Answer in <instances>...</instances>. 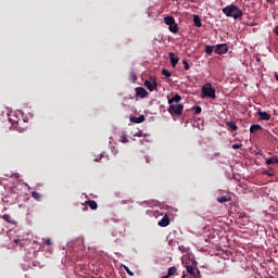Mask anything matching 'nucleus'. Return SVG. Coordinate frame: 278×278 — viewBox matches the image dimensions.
I'll return each mask as SVG.
<instances>
[{
	"mask_svg": "<svg viewBox=\"0 0 278 278\" xmlns=\"http://www.w3.org/2000/svg\"><path fill=\"white\" fill-rule=\"evenodd\" d=\"M135 92H136L137 97H140V99H144L149 96V92L147 91V89H144L142 87H137L135 89Z\"/></svg>",
	"mask_w": 278,
	"mask_h": 278,
	"instance_id": "0eeeda50",
	"label": "nucleus"
},
{
	"mask_svg": "<svg viewBox=\"0 0 278 278\" xmlns=\"http://www.w3.org/2000/svg\"><path fill=\"white\" fill-rule=\"evenodd\" d=\"M193 23L195 27H202L203 24L201 23V17L199 15H193Z\"/></svg>",
	"mask_w": 278,
	"mask_h": 278,
	"instance_id": "a211bd4d",
	"label": "nucleus"
},
{
	"mask_svg": "<svg viewBox=\"0 0 278 278\" xmlns=\"http://www.w3.org/2000/svg\"><path fill=\"white\" fill-rule=\"evenodd\" d=\"M144 160H146L147 164H149V162H151V160L149 159V156H144Z\"/></svg>",
	"mask_w": 278,
	"mask_h": 278,
	"instance_id": "f704fd0d",
	"label": "nucleus"
},
{
	"mask_svg": "<svg viewBox=\"0 0 278 278\" xmlns=\"http://www.w3.org/2000/svg\"><path fill=\"white\" fill-rule=\"evenodd\" d=\"M94 162H99V160H98V159H96V160H94Z\"/></svg>",
	"mask_w": 278,
	"mask_h": 278,
	"instance_id": "37998d69",
	"label": "nucleus"
},
{
	"mask_svg": "<svg viewBox=\"0 0 278 278\" xmlns=\"http://www.w3.org/2000/svg\"><path fill=\"white\" fill-rule=\"evenodd\" d=\"M222 12L231 18H235V21H238V18H242L243 13L236 4H229L226 8L222 10Z\"/></svg>",
	"mask_w": 278,
	"mask_h": 278,
	"instance_id": "f257e3e1",
	"label": "nucleus"
},
{
	"mask_svg": "<svg viewBox=\"0 0 278 278\" xmlns=\"http://www.w3.org/2000/svg\"><path fill=\"white\" fill-rule=\"evenodd\" d=\"M182 64H184V66H185V71H190V63H188L187 60H184V61H182Z\"/></svg>",
	"mask_w": 278,
	"mask_h": 278,
	"instance_id": "393cba45",
	"label": "nucleus"
},
{
	"mask_svg": "<svg viewBox=\"0 0 278 278\" xmlns=\"http://www.w3.org/2000/svg\"><path fill=\"white\" fill-rule=\"evenodd\" d=\"M46 244H47V247H51V244H52L51 239H47Z\"/></svg>",
	"mask_w": 278,
	"mask_h": 278,
	"instance_id": "473e14b6",
	"label": "nucleus"
},
{
	"mask_svg": "<svg viewBox=\"0 0 278 278\" xmlns=\"http://www.w3.org/2000/svg\"><path fill=\"white\" fill-rule=\"evenodd\" d=\"M162 75H164L165 77H170V73L166 68L162 70Z\"/></svg>",
	"mask_w": 278,
	"mask_h": 278,
	"instance_id": "cd10ccee",
	"label": "nucleus"
},
{
	"mask_svg": "<svg viewBox=\"0 0 278 278\" xmlns=\"http://www.w3.org/2000/svg\"><path fill=\"white\" fill-rule=\"evenodd\" d=\"M214 51L217 55H223L229 51V46L227 43L216 45Z\"/></svg>",
	"mask_w": 278,
	"mask_h": 278,
	"instance_id": "20e7f679",
	"label": "nucleus"
},
{
	"mask_svg": "<svg viewBox=\"0 0 278 278\" xmlns=\"http://www.w3.org/2000/svg\"><path fill=\"white\" fill-rule=\"evenodd\" d=\"M130 121L132 123L140 124V123H144L146 118H144V115H140L139 117H131Z\"/></svg>",
	"mask_w": 278,
	"mask_h": 278,
	"instance_id": "f3484780",
	"label": "nucleus"
},
{
	"mask_svg": "<svg viewBox=\"0 0 278 278\" xmlns=\"http://www.w3.org/2000/svg\"><path fill=\"white\" fill-rule=\"evenodd\" d=\"M274 33L276 34V36H278V26L274 28Z\"/></svg>",
	"mask_w": 278,
	"mask_h": 278,
	"instance_id": "72a5a7b5",
	"label": "nucleus"
},
{
	"mask_svg": "<svg viewBox=\"0 0 278 278\" xmlns=\"http://www.w3.org/2000/svg\"><path fill=\"white\" fill-rule=\"evenodd\" d=\"M128 275H134V273L129 271V268H126Z\"/></svg>",
	"mask_w": 278,
	"mask_h": 278,
	"instance_id": "4c0bfd02",
	"label": "nucleus"
},
{
	"mask_svg": "<svg viewBox=\"0 0 278 278\" xmlns=\"http://www.w3.org/2000/svg\"><path fill=\"white\" fill-rule=\"evenodd\" d=\"M169 31H172V34H177V31H179V26L176 22L169 24Z\"/></svg>",
	"mask_w": 278,
	"mask_h": 278,
	"instance_id": "dca6fc26",
	"label": "nucleus"
},
{
	"mask_svg": "<svg viewBox=\"0 0 278 278\" xmlns=\"http://www.w3.org/2000/svg\"><path fill=\"white\" fill-rule=\"evenodd\" d=\"M169 114H176V116H181L184 114V104H172L167 109Z\"/></svg>",
	"mask_w": 278,
	"mask_h": 278,
	"instance_id": "7ed1b4c3",
	"label": "nucleus"
},
{
	"mask_svg": "<svg viewBox=\"0 0 278 278\" xmlns=\"http://www.w3.org/2000/svg\"><path fill=\"white\" fill-rule=\"evenodd\" d=\"M264 128L262 127V125L258 124H253L250 127V134H257V131H263Z\"/></svg>",
	"mask_w": 278,
	"mask_h": 278,
	"instance_id": "9d476101",
	"label": "nucleus"
},
{
	"mask_svg": "<svg viewBox=\"0 0 278 278\" xmlns=\"http://www.w3.org/2000/svg\"><path fill=\"white\" fill-rule=\"evenodd\" d=\"M193 111H194V114H201L202 109H201V106H194Z\"/></svg>",
	"mask_w": 278,
	"mask_h": 278,
	"instance_id": "c85d7f7f",
	"label": "nucleus"
},
{
	"mask_svg": "<svg viewBox=\"0 0 278 278\" xmlns=\"http://www.w3.org/2000/svg\"><path fill=\"white\" fill-rule=\"evenodd\" d=\"M134 137H137V138H141L142 136V130H135V132L132 134Z\"/></svg>",
	"mask_w": 278,
	"mask_h": 278,
	"instance_id": "a878e982",
	"label": "nucleus"
},
{
	"mask_svg": "<svg viewBox=\"0 0 278 278\" xmlns=\"http://www.w3.org/2000/svg\"><path fill=\"white\" fill-rule=\"evenodd\" d=\"M226 126L229 131H238V125H236V122H226Z\"/></svg>",
	"mask_w": 278,
	"mask_h": 278,
	"instance_id": "ddd939ff",
	"label": "nucleus"
},
{
	"mask_svg": "<svg viewBox=\"0 0 278 278\" xmlns=\"http://www.w3.org/2000/svg\"><path fill=\"white\" fill-rule=\"evenodd\" d=\"M84 210H88V206H85Z\"/></svg>",
	"mask_w": 278,
	"mask_h": 278,
	"instance_id": "79ce46f5",
	"label": "nucleus"
},
{
	"mask_svg": "<svg viewBox=\"0 0 278 278\" xmlns=\"http://www.w3.org/2000/svg\"><path fill=\"white\" fill-rule=\"evenodd\" d=\"M151 80H146L144 81V87L148 88L150 92H153L157 88V81L153 78H150Z\"/></svg>",
	"mask_w": 278,
	"mask_h": 278,
	"instance_id": "423d86ee",
	"label": "nucleus"
},
{
	"mask_svg": "<svg viewBox=\"0 0 278 278\" xmlns=\"http://www.w3.org/2000/svg\"><path fill=\"white\" fill-rule=\"evenodd\" d=\"M276 81H278V73L276 72L275 75H274Z\"/></svg>",
	"mask_w": 278,
	"mask_h": 278,
	"instance_id": "e433bc0d",
	"label": "nucleus"
},
{
	"mask_svg": "<svg viewBox=\"0 0 278 278\" xmlns=\"http://www.w3.org/2000/svg\"><path fill=\"white\" fill-rule=\"evenodd\" d=\"M267 3H275L274 0H267Z\"/></svg>",
	"mask_w": 278,
	"mask_h": 278,
	"instance_id": "58836bf2",
	"label": "nucleus"
},
{
	"mask_svg": "<svg viewBox=\"0 0 278 278\" xmlns=\"http://www.w3.org/2000/svg\"><path fill=\"white\" fill-rule=\"evenodd\" d=\"M214 49H215V46H206L205 52L207 53V55H212V53H214Z\"/></svg>",
	"mask_w": 278,
	"mask_h": 278,
	"instance_id": "b1692460",
	"label": "nucleus"
},
{
	"mask_svg": "<svg viewBox=\"0 0 278 278\" xmlns=\"http://www.w3.org/2000/svg\"><path fill=\"white\" fill-rule=\"evenodd\" d=\"M170 225V218L168 214H165L163 218L159 222V227H168Z\"/></svg>",
	"mask_w": 278,
	"mask_h": 278,
	"instance_id": "6e6552de",
	"label": "nucleus"
},
{
	"mask_svg": "<svg viewBox=\"0 0 278 278\" xmlns=\"http://www.w3.org/2000/svg\"><path fill=\"white\" fill-rule=\"evenodd\" d=\"M201 98L202 99H216V89L214 87H212V84L206 83L204 86H202Z\"/></svg>",
	"mask_w": 278,
	"mask_h": 278,
	"instance_id": "f03ea898",
	"label": "nucleus"
},
{
	"mask_svg": "<svg viewBox=\"0 0 278 278\" xmlns=\"http://www.w3.org/2000/svg\"><path fill=\"white\" fill-rule=\"evenodd\" d=\"M168 58L170 60V64L173 66V68H175V66H177V64L179 63V58L177 55H175V53L170 52L168 54Z\"/></svg>",
	"mask_w": 278,
	"mask_h": 278,
	"instance_id": "1a4fd4ad",
	"label": "nucleus"
},
{
	"mask_svg": "<svg viewBox=\"0 0 278 278\" xmlns=\"http://www.w3.org/2000/svg\"><path fill=\"white\" fill-rule=\"evenodd\" d=\"M119 142H123V143L125 144V143L129 142V140H128L127 137L124 135V136H121Z\"/></svg>",
	"mask_w": 278,
	"mask_h": 278,
	"instance_id": "bb28decb",
	"label": "nucleus"
},
{
	"mask_svg": "<svg viewBox=\"0 0 278 278\" xmlns=\"http://www.w3.org/2000/svg\"><path fill=\"white\" fill-rule=\"evenodd\" d=\"M12 177H13L14 179H20V178H21V174L15 173V174L12 175Z\"/></svg>",
	"mask_w": 278,
	"mask_h": 278,
	"instance_id": "2f4dec72",
	"label": "nucleus"
},
{
	"mask_svg": "<svg viewBox=\"0 0 278 278\" xmlns=\"http://www.w3.org/2000/svg\"><path fill=\"white\" fill-rule=\"evenodd\" d=\"M266 164L268 166H270L271 164H278V157L277 156H274V157H269L266 160Z\"/></svg>",
	"mask_w": 278,
	"mask_h": 278,
	"instance_id": "412c9836",
	"label": "nucleus"
},
{
	"mask_svg": "<svg viewBox=\"0 0 278 278\" xmlns=\"http://www.w3.org/2000/svg\"><path fill=\"white\" fill-rule=\"evenodd\" d=\"M181 278H186V273L182 274Z\"/></svg>",
	"mask_w": 278,
	"mask_h": 278,
	"instance_id": "a19ab883",
	"label": "nucleus"
},
{
	"mask_svg": "<svg viewBox=\"0 0 278 278\" xmlns=\"http://www.w3.org/2000/svg\"><path fill=\"white\" fill-rule=\"evenodd\" d=\"M161 278H170V277H169L168 274H167V275H165V276H163V277H161Z\"/></svg>",
	"mask_w": 278,
	"mask_h": 278,
	"instance_id": "ea45409f",
	"label": "nucleus"
},
{
	"mask_svg": "<svg viewBox=\"0 0 278 278\" xmlns=\"http://www.w3.org/2000/svg\"><path fill=\"white\" fill-rule=\"evenodd\" d=\"M232 149H242V144L240 143H235L231 146Z\"/></svg>",
	"mask_w": 278,
	"mask_h": 278,
	"instance_id": "7c9ffc66",
	"label": "nucleus"
},
{
	"mask_svg": "<svg viewBox=\"0 0 278 278\" xmlns=\"http://www.w3.org/2000/svg\"><path fill=\"white\" fill-rule=\"evenodd\" d=\"M2 218L5 220V223H10L11 225H14V219H12V216L9 214H4Z\"/></svg>",
	"mask_w": 278,
	"mask_h": 278,
	"instance_id": "5701e85b",
	"label": "nucleus"
},
{
	"mask_svg": "<svg viewBox=\"0 0 278 278\" xmlns=\"http://www.w3.org/2000/svg\"><path fill=\"white\" fill-rule=\"evenodd\" d=\"M187 273L193 278H201V271L192 265H187Z\"/></svg>",
	"mask_w": 278,
	"mask_h": 278,
	"instance_id": "39448f33",
	"label": "nucleus"
},
{
	"mask_svg": "<svg viewBox=\"0 0 278 278\" xmlns=\"http://www.w3.org/2000/svg\"><path fill=\"white\" fill-rule=\"evenodd\" d=\"M31 197L35 199V201H40L42 199V194L38 191H33Z\"/></svg>",
	"mask_w": 278,
	"mask_h": 278,
	"instance_id": "4be33fe9",
	"label": "nucleus"
},
{
	"mask_svg": "<svg viewBox=\"0 0 278 278\" xmlns=\"http://www.w3.org/2000/svg\"><path fill=\"white\" fill-rule=\"evenodd\" d=\"M174 275H177V267L175 266L169 267L167 270V277H173Z\"/></svg>",
	"mask_w": 278,
	"mask_h": 278,
	"instance_id": "aec40b11",
	"label": "nucleus"
},
{
	"mask_svg": "<svg viewBox=\"0 0 278 278\" xmlns=\"http://www.w3.org/2000/svg\"><path fill=\"white\" fill-rule=\"evenodd\" d=\"M130 77L135 81H137V79H138V76H136V72H130Z\"/></svg>",
	"mask_w": 278,
	"mask_h": 278,
	"instance_id": "c756f323",
	"label": "nucleus"
},
{
	"mask_svg": "<svg viewBox=\"0 0 278 278\" xmlns=\"http://www.w3.org/2000/svg\"><path fill=\"white\" fill-rule=\"evenodd\" d=\"M257 114H258L261 121H269L270 119V114H268L264 111H261L260 109L257 111Z\"/></svg>",
	"mask_w": 278,
	"mask_h": 278,
	"instance_id": "9b49d317",
	"label": "nucleus"
},
{
	"mask_svg": "<svg viewBox=\"0 0 278 278\" xmlns=\"http://www.w3.org/2000/svg\"><path fill=\"white\" fill-rule=\"evenodd\" d=\"M181 101V96L176 94L172 99L168 100L169 105H175V103H179Z\"/></svg>",
	"mask_w": 278,
	"mask_h": 278,
	"instance_id": "f8f14e48",
	"label": "nucleus"
},
{
	"mask_svg": "<svg viewBox=\"0 0 278 278\" xmlns=\"http://www.w3.org/2000/svg\"><path fill=\"white\" fill-rule=\"evenodd\" d=\"M86 205H88L90 210H97V207H99V204H97V201L94 200H88Z\"/></svg>",
	"mask_w": 278,
	"mask_h": 278,
	"instance_id": "4468645a",
	"label": "nucleus"
},
{
	"mask_svg": "<svg viewBox=\"0 0 278 278\" xmlns=\"http://www.w3.org/2000/svg\"><path fill=\"white\" fill-rule=\"evenodd\" d=\"M164 23H165V25H168V27H169V25H173L175 23V17L166 16V17H164Z\"/></svg>",
	"mask_w": 278,
	"mask_h": 278,
	"instance_id": "6ab92c4d",
	"label": "nucleus"
},
{
	"mask_svg": "<svg viewBox=\"0 0 278 278\" xmlns=\"http://www.w3.org/2000/svg\"><path fill=\"white\" fill-rule=\"evenodd\" d=\"M14 243H15V244H20V243H21V239H15V240H14Z\"/></svg>",
	"mask_w": 278,
	"mask_h": 278,
	"instance_id": "c9c22d12",
	"label": "nucleus"
},
{
	"mask_svg": "<svg viewBox=\"0 0 278 278\" xmlns=\"http://www.w3.org/2000/svg\"><path fill=\"white\" fill-rule=\"evenodd\" d=\"M218 203H229L231 201V195H224L217 198Z\"/></svg>",
	"mask_w": 278,
	"mask_h": 278,
	"instance_id": "2eb2a0df",
	"label": "nucleus"
}]
</instances>
